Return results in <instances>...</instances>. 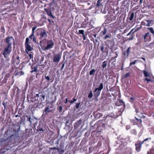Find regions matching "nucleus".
Listing matches in <instances>:
<instances>
[{
    "instance_id": "obj_1",
    "label": "nucleus",
    "mask_w": 154,
    "mask_h": 154,
    "mask_svg": "<svg viewBox=\"0 0 154 154\" xmlns=\"http://www.w3.org/2000/svg\"><path fill=\"white\" fill-rule=\"evenodd\" d=\"M13 59L12 60V67L10 73L14 72L12 79H13L15 76H20L23 75L24 73L19 68L16 67V66L17 65L20 63V58L16 54H15L13 56Z\"/></svg>"
},
{
    "instance_id": "obj_2",
    "label": "nucleus",
    "mask_w": 154,
    "mask_h": 154,
    "mask_svg": "<svg viewBox=\"0 0 154 154\" xmlns=\"http://www.w3.org/2000/svg\"><path fill=\"white\" fill-rule=\"evenodd\" d=\"M108 117H106L105 119L99 120L94 125L91 127L92 129H95V132H100L102 130L106 127H110L111 126V124L112 123L111 120L107 119Z\"/></svg>"
},
{
    "instance_id": "obj_3",
    "label": "nucleus",
    "mask_w": 154,
    "mask_h": 154,
    "mask_svg": "<svg viewBox=\"0 0 154 154\" xmlns=\"http://www.w3.org/2000/svg\"><path fill=\"white\" fill-rule=\"evenodd\" d=\"M20 128L19 123L13 124L11 127V131L10 132V140H15L19 138L18 131Z\"/></svg>"
},
{
    "instance_id": "obj_4",
    "label": "nucleus",
    "mask_w": 154,
    "mask_h": 154,
    "mask_svg": "<svg viewBox=\"0 0 154 154\" xmlns=\"http://www.w3.org/2000/svg\"><path fill=\"white\" fill-rule=\"evenodd\" d=\"M35 32L36 35L39 39L41 40L42 42L44 41V40L48 36L46 30L42 28L37 29Z\"/></svg>"
},
{
    "instance_id": "obj_5",
    "label": "nucleus",
    "mask_w": 154,
    "mask_h": 154,
    "mask_svg": "<svg viewBox=\"0 0 154 154\" xmlns=\"http://www.w3.org/2000/svg\"><path fill=\"white\" fill-rule=\"evenodd\" d=\"M103 88V84L102 83H100L98 88H95L94 90V98L96 100L98 99V97L100 96L101 90Z\"/></svg>"
},
{
    "instance_id": "obj_6",
    "label": "nucleus",
    "mask_w": 154,
    "mask_h": 154,
    "mask_svg": "<svg viewBox=\"0 0 154 154\" xmlns=\"http://www.w3.org/2000/svg\"><path fill=\"white\" fill-rule=\"evenodd\" d=\"M151 138H147L144 139L142 141H141L140 140H138L137 141L135 144V150L137 152H140L141 150L142 145L143 143L145 141H147L149 139L151 140Z\"/></svg>"
},
{
    "instance_id": "obj_7",
    "label": "nucleus",
    "mask_w": 154,
    "mask_h": 154,
    "mask_svg": "<svg viewBox=\"0 0 154 154\" xmlns=\"http://www.w3.org/2000/svg\"><path fill=\"white\" fill-rule=\"evenodd\" d=\"M46 46H43L42 45V49L44 51H47L52 48L54 46V43L52 39L48 40Z\"/></svg>"
},
{
    "instance_id": "obj_8",
    "label": "nucleus",
    "mask_w": 154,
    "mask_h": 154,
    "mask_svg": "<svg viewBox=\"0 0 154 154\" xmlns=\"http://www.w3.org/2000/svg\"><path fill=\"white\" fill-rule=\"evenodd\" d=\"M10 37L8 36L6 38V42L8 44L7 48H5L4 50V51L3 53V54L4 55V57L7 58L8 57V54L10 53V51L9 48H10Z\"/></svg>"
},
{
    "instance_id": "obj_9",
    "label": "nucleus",
    "mask_w": 154,
    "mask_h": 154,
    "mask_svg": "<svg viewBox=\"0 0 154 154\" xmlns=\"http://www.w3.org/2000/svg\"><path fill=\"white\" fill-rule=\"evenodd\" d=\"M29 39L28 38H26L25 43V51L26 53H28V51H31L32 49V48L29 45Z\"/></svg>"
},
{
    "instance_id": "obj_10",
    "label": "nucleus",
    "mask_w": 154,
    "mask_h": 154,
    "mask_svg": "<svg viewBox=\"0 0 154 154\" xmlns=\"http://www.w3.org/2000/svg\"><path fill=\"white\" fill-rule=\"evenodd\" d=\"M50 8L52 11H54L55 10H57L58 8L57 4L56 2L54 0L51 2H50L49 4Z\"/></svg>"
},
{
    "instance_id": "obj_11",
    "label": "nucleus",
    "mask_w": 154,
    "mask_h": 154,
    "mask_svg": "<svg viewBox=\"0 0 154 154\" xmlns=\"http://www.w3.org/2000/svg\"><path fill=\"white\" fill-rule=\"evenodd\" d=\"M144 41L146 42H149L151 40V35L149 32H147L143 36Z\"/></svg>"
},
{
    "instance_id": "obj_12",
    "label": "nucleus",
    "mask_w": 154,
    "mask_h": 154,
    "mask_svg": "<svg viewBox=\"0 0 154 154\" xmlns=\"http://www.w3.org/2000/svg\"><path fill=\"white\" fill-rule=\"evenodd\" d=\"M27 117V121H29L30 123V125H33L35 124L36 121V119L35 117H28L27 116H26Z\"/></svg>"
},
{
    "instance_id": "obj_13",
    "label": "nucleus",
    "mask_w": 154,
    "mask_h": 154,
    "mask_svg": "<svg viewBox=\"0 0 154 154\" xmlns=\"http://www.w3.org/2000/svg\"><path fill=\"white\" fill-rule=\"evenodd\" d=\"M61 54H58L54 56L53 57V62L56 63H58L61 58Z\"/></svg>"
},
{
    "instance_id": "obj_14",
    "label": "nucleus",
    "mask_w": 154,
    "mask_h": 154,
    "mask_svg": "<svg viewBox=\"0 0 154 154\" xmlns=\"http://www.w3.org/2000/svg\"><path fill=\"white\" fill-rule=\"evenodd\" d=\"M44 10L46 11L47 15L49 16L54 19L55 18V17L52 14L51 11V9L50 8L47 9L46 8H44Z\"/></svg>"
},
{
    "instance_id": "obj_15",
    "label": "nucleus",
    "mask_w": 154,
    "mask_h": 154,
    "mask_svg": "<svg viewBox=\"0 0 154 154\" xmlns=\"http://www.w3.org/2000/svg\"><path fill=\"white\" fill-rule=\"evenodd\" d=\"M82 120L80 119L74 123V127L75 129H77L80 126L82 123Z\"/></svg>"
},
{
    "instance_id": "obj_16",
    "label": "nucleus",
    "mask_w": 154,
    "mask_h": 154,
    "mask_svg": "<svg viewBox=\"0 0 154 154\" xmlns=\"http://www.w3.org/2000/svg\"><path fill=\"white\" fill-rule=\"evenodd\" d=\"M105 45H102L100 47V50L103 53L106 52L108 54V49L107 50V48L106 46L105 47Z\"/></svg>"
},
{
    "instance_id": "obj_17",
    "label": "nucleus",
    "mask_w": 154,
    "mask_h": 154,
    "mask_svg": "<svg viewBox=\"0 0 154 154\" xmlns=\"http://www.w3.org/2000/svg\"><path fill=\"white\" fill-rule=\"evenodd\" d=\"M114 54L113 57L109 60V61L110 62L112 61V63H113L116 61V58L118 57V54L116 53H114Z\"/></svg>"
},
{
    "instance_id": "obj_18",
    "label": "nucleus",
    "mask_w": 154,
    "mask_h": 154,
    "mask_svg": "<svg viewBox=\"0 0 154 154\" xmlns=\"http://www.w3.org/2000/svg\"><path fill=\"white\" fill-rule=\"evenodd\" d=\"M88 19L87 18H86L84 19L85 21L83 22L82 24V26L83 28H85L87 26V24L89 23L88 22Z\"/></svg>"
},
{
    "instance_id": "obj_19",
    "label": "nucleus",
    "mask_w": 154,
    "mask_h": 154,
    "mask_svg": "<svg viewBox=\"0 0 154 154\" xmlns=\"http://www.w3.org/2000/svg\"><path fill=\"white\" fill-rule=\"evenodd\" d=\"M37 66L36 65H35V64H33L31 66V69L32 70L30 71V72L32 73L33 72H37L38 70L37 69Z\"/></svg>"
},
{
    "instance_id": "obj_20",
    "label": "nucleus",
    "mask_w": 154,
    "mask_h": 154,
    "mask_svg": "<svg viewBox=\"0 0 154 154\" xmlns=\"http://www.w3.org/2000/svg\"><path fill=\"white\" fill-rule=\"evenodd\" d=\"M43 125L42 123L40 122L39 124L37 126V130L39 131H43Z\"/></svg>"
},
{
    "instance_id": "obj_21",
    "label": "nucleus",
    "mask_w": 154,
    "mask_h": 154,
    "mask_svg": "<svg viewBox=\"0 0 154 154\" xmlns=\"http://www.w3.org/2000/svg\"><path fill=\"white\" fill-rule=\"evenodd\" d=\"M44 110V112H45V114L50 112H52L53 111V109H50L48 107H47L46 106L45 107Z\"/></svg>"
},
{
    "instance_id": "obj_22",
    "label": "nucleus",
    "mask_w": 154,
    "mask_h": 154,
    "mask_svg": "<svg viewBox=\"0 0 154 154\" xmlns=\"http://www.w3.org/2000/svg\"><path fill=\"white\" fill-rule=\"evenodd\" d=\"M44 41L43 42H42L41 40L40 41V43L42 48V45L43 46V45L45 46H46L47 42L48 40L46 39V38H45V39H44Z\"/></svg>"
},
{
    "instance_id": "obj_23",
    "label": "nucleus",
    "mask_w": 154,
    "mask_h": 154,
    "mask_svg": "<svg viewBox=\"0 0 154 154\" xmlns=\"http://www.w3.org/2000/svg\"><path fill=\"white\" fill-rule=\"evenodd\" d=\"M124 104L123 101L119 99L116 102L115 104L117 106H119L122 105Z\"/></svg>"
},
{
    "instance_id": "obj_24",
    "label": "nucleus",
    "mask_w": 154,
    "mask_h": 154,
    "mask_svg": "<svg viewBox=\"0 0 154 154\" xmlns=\"http://www.w3.org/2000/svg\"><path fill=\"white\" fill-rule=\"evenodd\" d=\"M107 32V29L106 28H104L103 30H102L100 34V35L102 37L103 36L105 35V34H106V33Z\"/></svg>"
},
{
    "instance_id": "obj_25",
    "label": "nucleus",
    "mask_w": 154,
    "mask_h": 154,
    "mask_svg": "<svg viewBox=\"0 0 154 154\" xmlns=\"http://www.w3.org/2000/svg\"><path fill=\"white\" fill-rule=\"evenodd\" d=\"M10 77V74L8 73L7 74L5 75V78L3 79V81H4V83H6L7 82V79H8V78Z\"/></svg>"
},
{
    "instance_id": "obj_26",
    "label": "nucleus",
    "mask_w": 154,
    "mask_h": 154,
    "mask_svg": "<svg viewBox=\"0 0 154 154\" xmlns=\"http://www.w3.org/2000/svg\"><path fill=\"white\" fill-rule=\"evenodd\" d=\"M112 20V18L111 17H107L105 21L106 23H108L111 22Z\"/></svg>"
},
{
    "instance_id": "obj_27",
    "label": "nucleus",
    "mask_w": 154,
    "mask_h": 154,
    "mask_svg": "<svg viewBox=\"0 0 154 154\" xmlns=\"http://www.w3.org/2000/svg\"><path fill=\"white\" fill-rule=\"evenodd\" d=\"M134 32H133L131 35V36L128 37H126V38L127 39V40H132L133 39L134 37Z\"/></svg>"
},
{
    "instance_id": "obj_28",
    "label": "nucleus",
    "mask_w": 154,
    "mask_h": 154,
    "mask_svg": "<svg viewBox=\"0 0 154 154\" xmlns=\"http://www.w3.org/2000/svg\"><path fill=\"white\" fill-rule=\"evenodd\" d=\"M103 114L102 113H97L95 114V116L96 118H100L103 116Z\"/></svg>"
},
{
    "instance_id": "obj_29",
    "label": "nucleus",
    "mask_w": 154,
    "mask_h": 154,
    "mask_svg": "<svg viewBox=\"0 0 154 154\" xmlns=\"http://www.w3.org/2000/svg\"><path fill=\"white\" fill-rule=\"evenodd\" d=\"M146 21L147 22V23L146 24V26H150L151 25V23L153 22L152 20H146Z\"/></svg>"
},
{
    "instance_id": "obj_30",
    "label": "nucleus",
    "mask_w": 154,
    "mask_h": 154,
    "mask_svg": "<svg viewBox=\"0 0 154 154\" xmlns=\"http://www.w3.org/2000/svg\"><path fill=\"white\" fill-rule=\"evenodd\" d=\"M29 51H28V53H26L29 55V59H32L33 57V53L32 52H29Z\"/></svg>"
},
{
    "instance_id": "obj_31",
    "label": "nucleus",
    "mask_w": 154,
    "mask_h": 154,
    "mask_svg": "<svg viewBox=\"0 0 154 154\" xmlns=\"http://www.w3.org/2000/svg\"><path fill=\"white\" fill-rule=\"evenodd\" d=\"M95 72H96V70L95 69H92L89 72L90 75L94 76L95 74Z\"/></svg>"
},
{
    "instance_id": "obj_32",
    "label": "nucleus",
    "mask_w": 154,
    "mask_h": 154,
    "mask_svg": "<svg viewBox=\"0 0 154 154\" xmlns=\"http://www.w3.org/2000/svg\"><path fill=\"white\" fill-rule=\"evenodd\" d=\"M40 94V96L42 98H41V100L42 101H43L45 99V95L43 94L42 92H39Z\"/></svg>"
},
{
    "instance_id": "obj_33",
    "label": "nucleus",
    "mask_w": 154,
    "mask_h": 154,
    "mask_svg": "<svg viewBox=\"0 0 154 154\" xmlns=\"http://www.w3.org/2000/svg\"><path fill=\"white\" fill-rule=\"evenodd\" d=\"M143 73L145 77H149V74L148 72L146 71L143 70Z\"/></svg>"
},
{
    "instance_id": "obj_34",
    "label": "nucleus",
    "mask_w": 154,
    "mask_h": 154,
    "mask_svg": "<svg viewBox=\"0 0 154 154\" xmlns=\"http://www.w3.org/2000/svg\"><path fill=\"white\" fill-rule=\"evenodd\" d=\"M107 65V61H105L103 62V64L102 65V66L103 68H105Z\"/></svg>"
},
{
    "instance_id": "obj_35",
    "label": "nucleus",
    "mask_w": 154,
    "mask_h": 154,
    "mask_svg": "<svg viewBox=\"0 0 154 154\" xmlns=\"http://www.w3.org/2000/svg\"><path fill=\"white\" fill-rule=\"evenodd\" d=\"M131 134L136 135L137 134V132L135 129H133L131 130Z\"/></svg>"
},
{
    "instance_id": "obj_36",
    "label": "nucleus",
    "mask_w": 154,
    "mask_h": 154,
    "mask_svg": "<svg viewBox=\"0 0 154 154\" xmlns=\"http://www.w3.org/2000/svg\"><path fill=\"white\" fill-rule=\"evenodd\" d=\"M147 29L149 30L150 32L152 33L153 35H154V30L152 27H151L148 28Z\"/></svg>"
},
{
    "instance_id": "obj_37",
    "label": "nucleus",
    "mask_w": 154,
    "mask_h": 154,
    "mask_svg": "<svg viewBox=\"0 0 154 154\" xmlns=\"http://www.w3.org/2000/svg\"><path fill=\"white\" fill-rule=\"evenodd\" d=\"M57 109L59 112H61L62 111L63 107L61 106H59L57 107Z\"/></svg>"
},
{
    "instance_id": "obj_38",
    "label": "nucleus",
    "mask_w": 154,
    "mask_h": 154,
    "mask_svg": "<svg viewBox=\"0 0 154 154\" xmlns=\"http://www.w3.org/2000/svg\"><path fill=\"white\" fill-rule=\"evenodd\" d=\"M147 154H154V149H151L148 152Z\"/></svg>"
},
{
    "instance_id": "obj_39",
    "label": "nucleus",
    "mask_w": 154,
    "mask_h": 154,
    "mask_svg": "<svg viewBox=\"0 0 154 154\" xmlns=\"http://www.w3.org/2000/svg\"><path fill=\"white\" fill-rule=\"evenodd\" d=\"M93 96V93L91 91L88 94V97L90 99Z\"/></svg>"
},
{
    "instance_id": "obj_40",
    "label": "nucleus",
    "mask_w": 154,
    "mask_h": 154,
    "mask_svg": "<svg viewBox=\"0 0 154 154\" xmlns=\"http://www.w3.org/2000/svg\"><path fill=\"white\" fill-rule=\"evenodd\" d=\"M134 16V13L133 12L132 13L130 17H129V20L130 21H131L133 19Z\"/></svg>"
},
{
    "instance_id": "obj_41",
    "label": "nucleus",
    "mask_w": 154,
    "mask_h": 154,
    "mask_svg": "<svg viewBox=\"0 0 154 154\" xmlns=\"http://www.w3.org/2000/svg\"><path fill=\"white\" fill-rule=\"evenodd\" d=\"M130 72H128L126 73L125 74H124L123 75V78H126L128 77H129L130 76Z\"/></svg>"
},
{
    "instance_id": "obj_42",
    "label": "nucleus",
    "mask_w": 154,
    "mask_h": 154,
    "mask_svg": "<svg viewBox=\"0 0 154 154\" xmlns=\"http://www.w3.org/2000/svg\"><path fill=\"white\" fill-rule=\"evenodd\" d=\"M46 106L47 107H48L50 109H51V108H52L54 106V105L52 104V103H51L50 105L48 106L47 105H46Z\"/></svg>"
},
{
    "instance_id": "obj_43",
    "label": "nucleus",
    "mask_w": 154,
    "mask_h": 154,
    "mask_svg": "<svg viewBox=\"0 0 154 154\" xmlns=\"http://www.w3.org/2000/svg\"><path fill=\"white\" fill-rule=\"evenodd\" d=\"M3 77H0V86H2L3 83H5L3 80H2Z\"/></svg>"
},
{
    "instance_id": "obj_44",
    "label": "nucleus",
    "mask_w": 154,
    "mask_h": 154,
    "mask_svg": "<svg viewBox=\"0 0 154 154\" xmlns=\"http://www.w3.org/2000/svg\"><path fill=\"white\" fill-rule=\"evenodd\" d=\"M108 38H110V34H106V35L103 38L104 39H106Z\"/></svg>"
},
{
    "instance_id": "obj_45",
    "label": "nucleus",
    "mask_w": 154,
    "mask_h": 154,
    "mask_svg": "<svg viewBox=\"0 0 154 154\" xmlns=\"http://www.w3.org/2000/svg\"><path fill=\"white\" fill-rule=\"evenodd\" d=\"M127 53V56H128L129 55L130 53V47L128 48L126 52Z\"/></svg>"
},
{
    "instance_id": "obj_46",
    "label": "nucleus",
    "mask_w": 154,
    "mask_h": 154,
    "mask_svg": "<svg viewBox=\"0 0 154 154\" xmlns=\"http://www.w3.org/2000/svg\"><path fill=\"white\" fill-rule=\"evenodd\" d=\"M51 77V75H48L47 76L45 75V79L47 80L48 81L50 80V78Z\"/></svg>"
},
{
    "instance_id": "obj_47",
    "label": "nucleus",
    "mask_w": 154,
    "mask_h": 154,
    "mask_svg": "<svg viewBox=\"0 0 154 154\" xmlns=\"http://www.w3.org/2000/svg\"><path fill=\"white\" fill-rule=\"evenodd\" d=\"M79 34L84 35V31L83 30H79Z\"/></svg>"
},
{
    "instance_id": "obj_48",
    "label": "nucleus",
    "mask_w": 154,
    "mask_h": 154,
    "mask_svg": "<svg viewBox=\"0 0 154 154\" xmlns=\"http://www.w3.org/2000/svg\"><path fill=\"white\" fill-rule=\"evenodd\" d=\"M57 150L59 152L61 153L60 154H62V153L64 152V151L61 149L57 148Z\"/></svg>"
},
{
    "instance_id": "obj_49",
    "label": "nucleus",
    "mask_w": 154,
    "mask_h": 154,
    "mask_svg": "<svg viewBox=\"0 0 154 154\" xmlns=\"http://www.w3.org/2000/svg\"><path fill=\"white\" fill-rule=\"evenodd\" d=\"M80 104V102H79V103H76L75 104V107L76 109H78L79 108V106Z\"/></svg>"
},
{
    "instance_id": "obj_50",
    "label": "nucleus",
    "mask_w": 154,
    "mask_h": 154,
    "mask_svg": "<svg viewBox=\"0 0 154 154\" xmlns=\"http://www.w3.org/2000/svg\"><path fill=\"white\" fill-rule=\"evenodd\" d=\"M137 60H135L133 62H131L130 63V66H132V65H134L136 64V63L137 62Z\"/></svg>"
},
{
    "instance_id": "obj_51",
    "label": "nucleus",
    "mask_w": 154,
    "mask_h": 154,
    "mask_svg": "<svg viewBox=\"0 0 154 154\" xmlns=\"http://www.w3.org/2000/svg\"><path fill=\"white\" fill-rule=\"evenodd\" d=\"M144 81H146L147 82V83H148L150 82H152V81L150 79H148L147 78H146L144 80Z\"/></svg>"
},
{
    "instance_id": "obj_52",
    "label": "nucleus",
    "mask_w": 154,
    "mask_h": 154,
    "mask_svg": "<svg viewBox=\"0 0 154 154\" xmlns=\"http://www.w3.org/2000/svg\"><path fill=\"white\" fill-rule=\"evenodd\" d=\"M36 28L37 27L36 26H35L34 27H32V33H34L35 30L36 29Z\"/></svg>"
},
{
    "instance_id": "obj_53",
    "label": "nucleus",
    "mask_w": 154,
    "mask_h": 154,
    "mask_svg": "<svg viewBox=\"0 0 154 154\" xmlns=\"http://www.w3.org/2000/svg\"><path fill=\"white\" fill-rule=\"evenodd\" d=\"M101 1L100 0H98L97 1V6L98 7H99L101 5Z\"/></svg>"
},
{
    "instance_id": "obj_54",
    "label": "nucleus",
    "mask_w": 154,
    "mask_h": 154,
    "mask_svg": "<svg viewBox=\"0 0 154 154\" xmlns=\"http://www.w3.org/2000/svg\"><path fill=\"white\" fill-rule=\"evenodd\" d=\"M34 36V34L32 33V34L29 36V38L30 39H33V37Z\"/></svg>"
},
{
    "instance_id": "obj_55",
    "label": "nucleus",
    "mask_w": 154,
    "mask_h": 154,
    "mask_svg": "<svg viewBox=\"0 0 154 154\" xmlns=\"http://www.w3.org/2000/svg\"><path fill=\"white\" fill-rule=\"evenodd\" d=\"M33 41L35 43H37L36 37L34 36L33 38Z\"/></svg>"
},
{
    "instance_id": "obj_56",
    "label": "nucleus",
    "mask_w": 154,
    "mask_h": 154,
    "mask_svg": "<svg viewBox=\"0 0 154 154\" xmlns=\"http://www.w3.org/2000/svg\"><path fill=\"white\" fill-rule=\"evenodd\" d=\"M89 133L88 132H86L85 134V137H88V136L89 135Z\"/></svg>"
},
{
    "instance_id": "obj_57",
    "label": "nucleus",
    "mask_w": 154,
    "mask_h": 154,
    "mask_svg": "<svg viewBox=\"0 0 154 154\" xmlns=\"http://www.w3.org/2000/svg\"><path fill=\"white\" fill-rule=\"evenodd\" d=\"M135 119H136V120H137V121H139V122L140 123H142V120H141V119H138L137 118H135Z\"/></svg>"
},
{
    "instance_id": "obj_58",
    "label": "nucleus",
    "mask_w": 154,
    "mask_h": 154,
    "mask_svg": "<svg viewBox=\"0 0 154 154\" xmlns=\"http://www.w3.org/2000/svg\"><path fill=\"white\" fill-rule=\"evenodd\" d=\"M126 129L128 130L130 128V127L129 126L127 125L126 126Z\"/></svg>"
},
{
    "instance_id": "obj_59",
    "label": "nucleus",
    "mask_w": 154,
    "mask_h": 154,
    "mask_svg": "<svg viewBox=\"0 0 154 154\" xmlns=\"http://www.w3.org/2000/svg\"><path fill=\"white\" fill-rule=\"evenodd\" d=\"M40 96V94H39H39H36L35 95V97H39Z\"/></svg>"
},
{
    "instance_id": "obj_60",
    "label": "nucleus",
    "mask_w": 154,
    "mask_h": 154,
    "mask_svg": "<svg viewBox=\"0 0 154 154\" xmlns=\"http://www.w3.org/2000/svg\"><path fill=\"white\" fill-rule=\"evenodd\" d=\"M82 36L83 37V40H85L86 39V37L84 35H84H82Z\"/></svg>"
},
{
    "instance_id": "obj_61",
    "label": "nucleus",
    "mask_w": 154,
    "mask_h": 154,
    "mask_svg": "<svg viewBox=\"0 0 154 154\" xmlns=\"http://www.w3.org/2000/svg\"><path fill=\"white\" fill-rule=\"evenodd\" d=\"M132 30L127 35V36H128L129 35H130L131 34V32H132Z\"/></svg>"
},
{
    "instance_id": "obj_62",
    "label": "nucleus",
    "mask_w": 154,
    "mask_h": 154,
    "mask_svg": "<svg viewBox=\"0 0 154 154\" xmlns=\"http://www.w3.org/2000/svg\"><path fill=\"white\" fill-rule=\"evenodd\" d=\"M134 98L133 97H131L130 98V100H134Z\"/></svg>"
},
{
    "instance_id": "obj_63",
    "label": "nucleus",
    "mask_w": 154,
    "mask_h": 154,
    "mask_svg": "<svg viewBox=\"0 0 154 154\" xmlns=\"http://www.w3.org/2000/svg\"><path fill=\"white\" fill-rule=\"evenodd\" d=\"M69 103H71V104H72L74 103V102H73V101L71 100H69Z\"/></svg>"
},
{
    "instance_id": "obj_64",
    "label": "nucleus",
    "mask_w": 154,
    "mask_h": 154,
    "mask_svg": "<svg viewBox=\"0 0 154 154\" xmlns=\"http://www.w3.org/2000/svg\"><path fill=\"white\" fill-rule=\"evenodd\" d=\"M64 66V63H63L62 65V67L61 68L60 70H62L63 69V68Z\"/></svg>"
}]
</instances>
